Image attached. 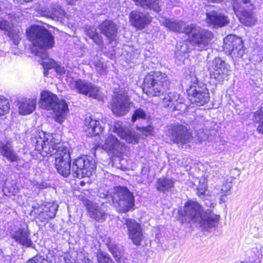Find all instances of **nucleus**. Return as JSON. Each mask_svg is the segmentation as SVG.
I'll use <instances>...</instances> for the list:
<instances>
[{
  "instance_id": "obj_36",
  "label": "nucleus",
  "mask_w": 263,
  "mask_h": 263,
  "mask_svg": "<svg viewBox=\"0 0 263 263\" xmlns=\"http://www.w3.org/2000/svg\"><path fill=\"white\" fill-rule=\"evenodd\" d=\"M85 34L91 39L98 45H100L102 40L96 32V29L91 26H86L85 28Z\"/></svg>"
},
{
  "instance_id": "obj_26",
  "label": "nucleus",
  "mask_w": 263,
  "mask_h": 263,
  "mask_svg": "<svg viewBox=\"0 0 263 263\" xmlns=\"http://www.w3.org/2000/svg\"><path fill=\"white\" fill-rule=\"evenodd\" d=\"M101 33L110 41H113L116 37L117 29L116 25L111 21L105 20L99 26Z\"/></svg>"
},
{
  "instance_id": "obj_31",
  "label": "nucleus",
  "mask_w": 263,
  "mask_h": 263,
  "mask_svg": "<svg viewBox=\"0 0 263 263\" xmlns=\"http://www.w3.org/2000/svg\"><path fill=\"white\" fill-rule=\"evenodd\" d=\"M135 5L144 9H149L158 12L161 11V5L158 0H133Z\"/></svg>"
},
{
  "instance_id": "obj_44",
  "label": "nucleus",
  "mask_w": 263,
  "mask_h": 263,
  "mask_svg": "<svg viewBox=\"0 0 263 263\" xmlns=\"http://www.w3.org/2000/svg\"><path fill=\"white\" fill-rule=\"evenodd\" d=\"M197 135L200 141L205 140L208 138V134L202 130L201 131L200 129L198 132Z\"/></svg>"
},
{
  "instance_id": "obj_28",
  "label": "nucleus",
  "mask_w": 263,
  "mask_h": 263,
  "mask_svg": "<svg viewBox=\"0 0 263 263\" xmlns=\"http://www.w3.org/2000/svg\"><path fill=\"white\" fill-rule=\"evenodd\" d=\"M29 235L27 230L20 228L11 234V237L20 244L26 247H30L32 242Z\"/></svg>"
},
{
  "instance_id": "obj_12",
  "label": "nucleus",
  "mask_w": 263,
  "mask_h": 263,
  "mask_svg": "<svg viewBox=\"0 0 263 263\" xmlns=\"http://www.w3.org/2000/svg\"><path fill=\"white\" fill-rule=\"evenodd\" d=\"M187 92L191 102L199 106L204 105L210 100L209 90L203 83L191 85L187 90Z\"/></svg>"
},
{
  "instance_id": "obj_7",
  "label": "nucleus",
  "mask_w": 263,
  "mask_h": 263,
  "mask_svg": "<svg viewBox=\"0 0 263 263\" xmlns=\"http://www.w3.org/2000/svg\"><path fill=\"white\" fill-rule=\"evenodd\" d=\"M110 194L112 202L116 204V205L120 206L122 211L126 212L133 207L134 205L133 195L126 187L116 186Z\"/></svg>"
},
{
  "instance_id": "obj_35",
  "label": "nucleus",
  "mask_w": 263,
  "mask_h": 263,
  "mask_svg": "<svg viewBox=\"0 0 263 263\" xmlns=\"http://www.w3.org/2000/svg\"><path fill=\"white\" fill-rule=\"evenodd\" d=\"M232 187V184L230 182L226 181L221 186L219 194V203L220 204L225 202L227 200V196L229 195L230 191Z\"/></svg>"
},
{
  "instance_id": "obj_10",
  "label": "nucleus",
  "mask_w": 263,
  "mask_h": 263,
  "mask_svg": "<svg viewBox=\"0 0 263 263\" xmlns=\"http://www.w3.org/2000/svg\"><path fill=\"white\" fill-rule=\"evenodd\" d=\"M67 82L72 90L80 94L89 96L95 99H99L100 96L99 88L86 80L72 79L69 81L67 80Z\"/></svg>"
},
{
  "instance_id": "obj_24",
  "label": "nucleus",
  "mask_w": 263,
  "mask_h": 263,
  "mask_svg": "<svg viewBox=\"0 0 263 263\" xmlns=\"http://www.w3.org/2000/svg\"><path fill=\"white\" fill-rule=\"evenodd\" d=\"M183 100L175 92H170L163 99V103L165 107H173L174 110H180Z\"/></svg>"
},
{
  "instance_id": "obj_43",
  "label": "nucleus",
  "mask_w": 263,
  "mask_h": 263,
  "mask_svg": "<svg viewBox=\"0 0 263 263\" xmlns=\"http://www.w3.org/2000/svg\"><path fill=\"white\" fill-rule=\"evenodd\" d=\"M26 263H50L47 259L40 255H36L30 259Z\"/></svg>"
},
{
  "instance_id": "obj_30",
  "label": "nucleus",
  "mask_w": 263,
  "mask_h": 263,
  "mask_svg": "<svg viewBox=\"0 0 263 263\" xmlns=\"http://www.w3.org/2000/svg\"><path fill=\"white\" fill-rule=\"evenodd\" d=\"M0 153L2 156L6 157L11 162L18 161V157L15 154L9 142L2 143L0 146Z\"/></svg>"
},
{
  "instance_id": "obj_6",
  "label": "nucleus",
  "mask_w": 263,
  "mask_h": 263,
  "mask_svg": "<svg viewBox=\"0 0 263 263\" xmlns=\"http://www.w3.org/2000/svg\"><path fill=\"white\" fill-rule=\"evenodd\" d=\"M170 81L166 74L159 71L151 72L144 80L143 91L149 97L160 96L168 88Z\"/></svg>"
},
{
  "instance_id": "obj_56",
  "label": "nucleus",
  "mask_w": 263,
  "mask_h": 263,
  "mask_svg": "<svg viewBox=\"0 0 263 263\" xmlns=\"http://www.w3.org/2000/svg\"><path fill=\"white\" fill-rule=\"evenodd\" d=\"M45 75H46V71L44 72Z\"/></svg>"
},
{
  "instance_id": "obj_11",
  "label": "nucleus",
  "mask_w": 263,
  "mask_h": 263,
  "mask_svg": "<svg viewBox=\"0 0 263 263\" xmlns=\"http://www.w3.org/2000/svg\"><path fill=\"white\" fill-rule=\"evenodd\" d=\"M223 48L232 57L241 58L245 53L243 42L241 38L230 34L223 39Z\"/></svg>"
},
{
  "instance_id": "obj_54",
  "label": "nucleus",
  "mask_w": 263,
  "mask_h": 263,
  "mask_svg": "<svg viewBox=\"0 0 263 263\" xmlns=\"http://www.w3.org/2000/svg\"><path fill=\"white\" fill-rule=\"evenodd\" d=\"M244 4H248V3H250V0H242Z\"/></svg>"
},
{
  "instance_id": "obj_13",
  "label": "nucleus",
  "mask_w": 263,
  "mask_h": 263,
  "mask_svg": "<svg viewBox=\"0 0 263 263\" xmlns=\"http://www.w3.org/2000/svg\"><path fill=\"white\" fill-rule=\"evenodd\" d=\"M246 5V7H248V10L245 9V7H239L238 3H234L233 5L234 11L242 24L247 26H254L256 24L257 18L250 11L253 9V5L251 2Z\"/></svg>"
},
{
  "instance_id": "obj_37",
  "label": "nucleus",
  "mask_w": 263,
  "mask_h": 263,
  "mask_svg": "<svg viewBox=\"0 0 263 263\" xmlns=\"http://www.w3.org/2000/svg\"><path fill=\"white\" fill-rule=\"evenodd\" d=\"M7 34L13 41L14 45L18 44L21 40L20 32L18 29L12 27Z\"/></svg>"
},
{
  "instance_id": "obj_42",
  "label": "nucleus",
  "mask_w": 263,
  "mask_h": 263,
  "mask_svg": "<svg viewBox=\"0 0 263 263\" xmlns=\"http://www.w3.org/2000/svg\"><path fill=\"white\" fill-rule=\"evenodd\" d=\"M12 27H13V25L7 21L4 20L0 21V29L4 31L5 33L10 30Z\"/></svg>"
},
{
  "instance_id": "obj_22",
  "label": "nucleus",
  "mask_w": 263,
  "mask_h": 263,
  "mask_svg": "<svg viewBox=\"0 0 263 263\" xmlns=\"http://www.w3.org/2000/svg\"><path fill=\"white\" fill-rule=\"evenodd\" d=\"M58 205L55 202L46 203L40 208L39 219L42 222H46L49 219L53 218L58 209Z\"/></svg>"
},
{
  "instance_id": "obj_33",
  "label": "nucleus",
  "mask_w": 263,
  "mask_h": 263,
  "mask_svg": "<svg viewBox=\"0 0 263 263\" xmlns=\"http://www.w3.org/2000/svg\"><path fill=\"white\" fill-rule=\"evenodd\" d=\"M188 52L187 45L185 44H183L180 45V49H178L175 52L176 56V63L178 65H181L183 63L185 59L186 58V54Z\"/></svg>"
},
{
  "instance_id": "obj_2",
  "label": "nucleus",
  "mask_w": 263,
  "mask_h": 263,
  "mask_svg": "<svg viewBox=\"0 0 263 263\" xmlns=\"http://www.w3.org/2000/svg\"><path fill=\"white\" fill-rule=\"evenodd\" d=\"M52 135H48L46 140L37 141V151L43 156L55 155V166L58 172L64 177L71 173L70 155L68 148L65 146H58Z\"/></svg>"
},
{
  "instance_id": "obj_18",
  "label": "nucleus",
  "mask_w": 263,
  "mask_h": 263,
  "mask_svg": "<svg viewBox=\"0 0 263 263\" xmlns=\"http://www.w3.org/2000/svg\"><path fill=\"white\" fill-rule=\"evenodd\" d=\"M130 24L137 30H142L152 22V17L147 13L143 12L133 10L129 15Z\"/></svg>"
},
{
  "instance_id": "obj_47",
  "label": "nucleus",
  "mask_w": 263,
  "mask_h": 263,
  "mask_svg": "<svg viewBox=\"0 0 263 263\" xmlns=\"http://www.w3.org/2000/svg\"><path fill=\"white\" fill-rule=\"evenodd\" d=\"M48 135H52L53 136V137L54 138V139L53 140V141L54 140L55 142H58V144H57V145L58 146H63L59 143V141L58 139H55V137H54V136H55V135H53V134H47V135H45V134H44V138L40 137L38 139H37V140L36 141V145L35 148L36 150H37V141L40 140V139L46 140V138H47V137H48Z\"/></svg>"
},
{
  "instance_id": "obj_29",
  "label": "nucleus",
  "mask_w": 263,
  "mask_h": 263,
  "mask_svg": "<svg viewBox=\"0 0 263 263\" xmlns=\"http://www.w3.org/2000/svg\"><path fill=\"white\" fill-rule=\"evenodd\" d=\"M174 180L170 178H160L157 180V189L163 193L172 192L174 188Z\"/></svg>"
},
{
  "instance_id": "obj_20",
  "label": "nucleus",
  "mask_w": 263,
  "mask_h": 263,
  "mask_svg": "<svg viewBox=\"0 0 263 263\" xmlns=\"http://www.w3.org/2000/svg\"><path fill=\"white\" fill-rule=\"evenodd\" d=\"M206 22L214 27H222L228 25L230 21L224 14L212 11L206 13Z\"/></svg>"
},
{
  "instance_id": "obj_53",
  "label": "nucleus",
  "mask_w": 263,
  "mask_h": 263,
  "mask_svg": "<svg viewBox=\"0 0 263 263\" xmlns=\"http://www.w3.org/2000/svg\"><path fill=\"white\" fill-rule=\"evenodd\" d=\"M70 5H73L77 0H66Z\"/></svg>"
},
{
  "instance_id": "obj_55",
  "label": "nucleus",
  "mask_w": 263,
  "mask_h": 263,
  "mask_svg": "<svg viewBox=\"0 0 263 263\" xmlns=\"http://www.w3.org/2000/svg\"><path fill=\"white\" fill-rule=\"evenodd\" d=\"M84 184H85V182L84 181H81L80 185L81 186H83L84 185Z\"/></svg>"
},
{
  "instance_id": "obj_3",
  "label": "nucleus",
  "mask_w": 263,
  "mask_h": 263,
  "mask_svg": "<svg viewBox=\"0 0 263 263\" xmlns=\"http://www.w3.org/2000/svg\"><path fill=\"white\" fill-rule=\"evenodd\" d=\"M160 22L173 31L184 32L188 36L190 42L200 50L206 49L212 40L213 35L211 32L195 24L185 26L182 21H171L165 18H162Z\"/></svg>"
},
{
  "instance_id": "obj_9",
  "label": "nucleus",
  "mask_w": 263,
  "mask_h": 263,
  "mask_svg": "<svg viewBox=\"0 0 263 263\" xmlns=\"http://www.w3.org/2000/svg\"><path fill=\"white\" fill-rule=\"evenodd\" d=\"M37 14L56 21H63L66 12L57 4H51L49 6L44 3H40L35 8Z\"/></svg>"
},
{
  "instance_id": "obj_52",
  "label": "nucleus",
  "mask_w": 263,
  "mask_h": 263,
  "mask_svg": "<svg viewBox=\"0 0 263 263\" xmlns=\"http://www.w3.org/2000/svg\"><path fill=\"white\" fill-rule=\"evenodd\" d=\"M14 1L19 4H23L25 3L29 2L31 1L32 0H14Z\"/></svg>"
},
{
  "instance_id": "obj_25",
  "label": "nucleus",
  "mask_w": 263,
  "mask_h": 263,
  "mask_svg": "<svg viewBox=\"0 0 263 263\" xmlns=\"http://www.w3.org/2000/svg\"><path fill=\"white\" fill-rule=\"evenodd\" d=\"M102 146V148L106 152L110 154H116L120 152L122 145L117 138L112 135H109Z\"/></svg>"
},
{
  "instance_id": "obj_46",
  "label": "nucleus",
  "mask_w": 263,
  "mask_h": 263,
  "mask_svg": "<svg viewBox=\"0 0 263 263\" xmlns=\"http://www.w3.org/2000/svg\"><path fill=\"white\" fill-rule=\"evenodd\" d=\"M235 263H256V260L255 258L250 257L243 260L237 261Z\"/></svg>"
},
{
  "instance_id": "obj_39",
  "label": "nucleus",
  "mask_w": 263,
  "mask_h": 263,
  "mask_svg": "<svg viewBox=\"0 0 263 263\" xmlns=\"http://www.w3.org/2000/svg\"><path fill=\"white\" fill-rule=\"evenodd\" d=\"M10 104L8 100L0 97V116L8 112Z\"/></svg>"
},
{
  "instance_id": "obj_40",
  "label": "nucleus",
  "mask_w": 263,
  "mask_h": 263,
  "mask_svg": "<svg viewBox=\"0 0 263 263\" xmlns=\"http://www.w3.org/2000/svg\"><path fill=\"white\" fill-rule=\"evenodd\" d=\"M97 259L98 263H112V261L109 255L103 252L98 253Z\"/></svg>"
},
{
  "instance_id": "obj_23",
  "label": "nucleus",
  "mask_w": 263,
  "mask_h": 263,
  "mask_svg": "<svg viewBox=\"0 0 263 263\" xmlns=\"http://www.w3.org/2000/svg\"><path fill=\"white\" fill-rule=\"evenodd\" d=\"M103 129V127L100 125L99 121L92 119L91 117L85 118L84 130L88 136L99 135Z\"/></svg>"
},
{
  "instance_id": "obj_4",
  "label": "nucleus",
  "mask_w": 263,
  "mask_h": 263,
  "mask_svg": "<svg viewBox=\"0 0 263 263\" xmlns=\"http://www.w3.org/2000/svg\"><path fill=\"white\" fill-rule=\"evenodd\" d=\"M182 222L197 223L203 229L211 231L218 223L219 216L206 211L203 213L202 206L196 201L189 200L184 206L183 211H179Z\"/></svg>"
},
{
  "instance_id": "obj_45",
  "label": "nucleus",
  "mask_w": 263,
  "mask_h": 263,
  "mask_svg": "<svg viewBox=\"0 0 263 263\" xmlns=\"http://www.w3.org/2000/svg\"><path fill=\"white\" fill-rule=\"evenodd\" d=\"M55 70L56 72L59 73L60 75H63L65 73L66 70L64 67H62L60 65H58L57 63L55 66H54Z\"/></svg>"
},
{
  "instance_id": "obj_1",
  "label": "nucleus",
  "mask_w": 263,
  "mask_h": 263,
  "mask_svg": "<svg viewBox=\"0 0 263 263\" xmlns=\"http://www.w3.org/2000/svg\"><path fill=\"white\" fill-rule=\"evenodd\" d=\"M26 35L32 43V52L41 59V64L44 69L54 68L56 63L48 57L46 50L51 48L54 44V37L45 28L33 25L26 29Z\"/></svg>"
},
{
  "instance_id": "obj_19",
  "label": "nucleus",
  "mask_w": 263,
  "mask_h": 263,
  "mask_svg": "<svg viewBox=\"0 0 263 263\" xmlns=\"http://www.w3.org/2000/svg\"><path fill=\"white\" fill-rule=\"evenodd\" d=\"M113 131L128 143L136 144L139 141V134L129 128L123 127L121 122L115 123Z\"/></svg>"
},
{
  "instance_id": "obj_5",
  "label": "nucleus",
  "mask_w": 263,
  "mask_h": 263,
  "mask_svg": "<svg viewBox=\"0 0 263 263\" xmlns=\"http://www.w3.org/2000/svg\"><path fill=\"white\" fill-rule=\"evenodd\" d=\"M41 106L47 110H53L54 120L62 124L68 112L67 104L64 100H59L57 96L47 90L41 93Z\"/></svg>"
},
{
  "instance_id": "obj_17",
  "label": "nucleus",
  "mask_w": 263,
  "mask_h": 263,
  "mask_svg": "<svg viewBox=\"0 0 263 263\" xmlns=\"http://www.w3.org/2000/svg\"><path fill=\"white\" fill-rule=\"evenodd\" d=\"M127 228V235L134 245L139 246L144 238L140 225L135 220L127 218L124 222Z\"/></svg>"
},
{
  "instance_id": "obj_8",
  "label": "nucleus",
  "mask_w": 263,
  "mask_h": 263,
  "mask_svg": "<svg viewBox=\"0 0 263 263\" xmlns=\"http://www.w3.org/2000/svg\"><path fill=\"white\" fill-rule=\"evenodd\" d=\"M96 167L95 161L91 157L83 156L77 158L73 162L71 173L76 177H89Z\"/></svg>"
},
{
  "instance_id": "obj_21",
  "label": "nucleus",
  "mask_w": 263,
  "mask_h": 263,
  "mask_svg": "<svg viewBox=\"0 0 263 263\" xmlns=\"http://www.w3.org/2000/svg\"><path fill=\"white\" fill-rule=\"evenodd\" d=\"M87 210L89 217L98 222H104L108 215L103 205L91 203L88 205Z\"/></svg>"
},
{
  "instance_id": "obj_27",
  "label": "nucleus",
  "mask_w": 263,
  "mask_h": 263,
  "mask_svg": "<svg viewBox=\"0 0 263 263\" xmlns=\"http://www.w3.org/2000/svg\"><path fill=\"white\" fill-rule=\"evenodd\" d=\"M35 99L25 98L18 102V112L21 115L25 116L31 114L35 109Z\"/></svg>"
},
{
  "instance_id": "obj_15",
  "label": "nucleus",
  "mask_w": 263,
  "mask_h": 263,
  "mask_svg": "<svg viewBox=\"0 0 263 263\" xmlns=\"http://www.w3.org/2000/svg\"><path fill=\"white\" fill-rule=\"evenodd\" d=\"M230 72V66L228 64L219 58L214 59L210 72L211 78L221 82L228 77Z\"/></svg>"
},
{
  "instance_id": "obj_50",
  "label": "nucleus",
  "mask_w": 263,
  "mask_h": 263,
  "mask_svg": "<svg viewBox=\"0 0 263 263\" xmlns=\"http://www.w3.org/2000/svg\"><path fill=\"white\" fill-rule=\"evenodd\" d=\"M191 82L192 83V85H197L201 83L198 81V79L195 76L192 78Z\"/></svg>"
},
{
  "instance_id": "obj_34",
  "label": "nucleus",
  "mask_w": 263,
  "mask_h": 263,
  "mask_svg": "<svg viewBox=\"0 0 263 263\" xmlns=\"http://www.w3.org/2000/svg\"><path fill=\"white\" fill-rule=\"evenodd\" d=\"M254 121L258 123L257 131L263 135V105L256 111L254 112Z\"/></svg>"
},
{
  "instance_id": "obj_48",
  "label": "nucleus",
  "mask_w": 263,
  "mask_h": 263,
  "mask_svg": "<svg viewBox=\"0 0 263 263\" xmlns=\"http://www.w3.org/2000/svg\"><path fill=\"white\" fill-rule=\"evenodd\" d=\"M97 71L99 72L101 74H103L105 71V69L103 66V64L99 63L96 65Z\"/></svg>"
},
{
  "instance_id": "obj_38",
  "label": "nucleus",
  "mask_w": 263,
  "mask_h": 263,
  "mask_svg": "<svg viewBox=\"0 0 263 263\" xmlns=\"http://www.w3.org/2000/svg\"><path fill=\"white\" fill-rule=\"evenodd\" d=\"M148 118V115L142 108H138L135 110L132 116V121L135 122L137 120H145Z\"/></svg>"
},
{
  "instance_id": "obj_32",
  "label": "nucleus",
  "mask_w": 263,
  "mask_h": 263,
  "mask_svg": "<svg viewBox=\"0 0 263 263\" xmlns=\"http://www.w3.org/2000/svg\"><path fill=\"white\" fill-rule=\"evenodd\" d=\"M107 246L109 251L112 254L116 260L121 262L123 256L122 247L114 242H112L111 240L107 241Z\"/></svg>"
},
{
  "instance_id": "obj_51",
  "label": "nucleus",
  "mask_w": 263,
  "mask_h": 263,
  "mask_svg": "<svg viewBox=\"0 0 263 263\" xmlns=\"http://www.w3.org/2000/svg\"><path fill=\"white\" fill-rule=\"evenodd\" d=\"M76 263H90V261L88 258H84L83 260H78Z\"/></svg>"
},
{
  "instance_id": "obj_16",
  "label": "nucleus",
  "mask_w": 263,
  "mask_h": 263,
  "mask_svg": "<svg viewBox=\"0 0 263 263\" xmlns=\"http://www.w3.org/2000/svg\"><path fill=\"white\" fill-rule=\"evenodd\" d=\"M171 139L179 146L190 142L192 137L187 128L181 125H174L169 129Z\"/></svg>"
},
{
  "instance_id": "obj_49",
  "label": "nucleus",
  "mask_w": 263,
  "mask_h": 263,
  "mask_svg": "<svg viewBox=\"0 0 263 263\" xmlns=\"http://www.w3.org/2000/svg\"><path fill=\"white\" fill-rule=\"evenodd\" d=\"M206 184L204 182H203L201 186L197 187L198 193L200 194H203L206 190Z\"/></svg>"
},
{
  "instance_id": "obj_14",
  "label": "nucleus",
  "mask_w": 263,
  "mask_h": 263,
  "mask_svg": "<svg viewBox=\"0 0 263 263\" xmlns=\"http://www.w3.org/2000/svg\"><path fill=\"white\" fill-rule=\"evenodd\" d=\"M132 104L133 103L130 102L127 95L117 94L112 98L111 110L117 116H124L129 111Z\"/></svg>"
},
{
  "instance_id": "obj_41",
  "label": "nucleus",
  "mask_w": 263,
  "mask_h": 263,
  "mask_svg": "<svg viewBox=\"0 0 263 263\" xmlns=\"http://www.w3.org/2000/svg\"><path fill=\"white\" fill-rule=\"evenodd\" d=\"M137 129L143 134L147 137L149 135H153L154 134V128L151 126L147 127H139Z\"/></svg>"
}]
</instances>
